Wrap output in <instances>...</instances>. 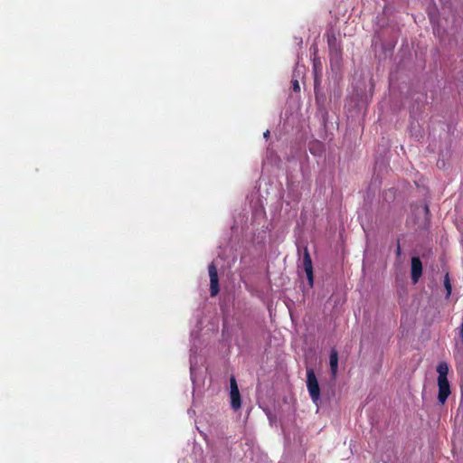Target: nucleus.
I'll list each match as a JSON object with an SVG mask.
<instances>
[{"instance_id":"9b49d317","label":"nucleus","mask_w":463,"mask_h":463,"mask_svg":"<svg viewBox=\"0 0 463 463\" xmlns=\"http://www.w3.org/2000/svg\"><path fill=\"white\" fill-rule=\"evenodd\" d=\"M330 59L331 62H339L341 60V52L338 47H335L334 50H330Z\"/></svg>"},{"instance_id":"2eb2a0df","label":"nucleus","mask_w":463,"mask_h":463,"mask_svg":"<svg viewBox=\"0 0 463 463\" xmlns=\"http://www.w3.org/2000/svg\"><path fill=\"white\" fill-rule=\"evenodd\" d=\"M397 254L400 255L401 254V248H400V245H398L397 247Z\"/></svg>"},{"instance_id":"f257e3e1","label":"nucleus","mask_w":463,"mask_h":463,"mask_svg":"<svg viewBox=\"0 0 463 463\" xmlns=\"http://www.w3.org/2000/svg\"><path fill=\"white\" fill-rule=\"evenodd\" d=\"M439 394L438 400L440 404H444L450 394V386L448 380L449 366L446 363H439L437 366Z\"/></svg>"},{"instance_id":"4468645a","label":"nucleus","mask_w":463,"mask_h":463,"mask_svg":"<svg viewBox=\"0 0 463 463\" xmlns=\"http://www.w3.org/2000/svg\"><path fill=\"white\" fill-rule=\"evenodd\" d=\"M269 130H266V131L264 132V134H263V137H264L265 138H268V137H269Z\"/></svg>"},{"instance_id":"f03ea898","label":"nucleus","mask_w":463,"mask_h":463,"mask_svg":"<svg viewBox=\"0 0 463 463\" xmlns=\"http://www.w3.org/2000/svg\"><path fill=\"white\" fill-rule=\"evenodd\" d=\"M307 387L312 402L317 405L320 401V388L315 371L311 367H307Z\"/></svg>"},{"instance_id":"1a4fd4ad","label":"nucleus","mask_w":463,"mask_h":463,"mask_svg":"<svg viewBox=\"0 0 463 463\" xmlns=\"http://www.w3.org/2000/svg\"><path fill=\"white\" fill-rule=\"evenodd\" d=\"M303 70H304V68L301 69L298 65H297V67L294 71V73H293V78H292L291 83H292L293 90L296 92L300 91V85H299V82H298V80L297 79V77L299 76L300 73H302Z\"/></svg>"},{"instance_id":"20e7f679","label":"nucleus","mask_w":463,"mask_h":463,"mask_svg":"<svg viewBox=\"0 0 463 463\" xmlns=\"http://www.w3.org/2000/svg\"><path fill=\"white\" fill-rule=\"evenodd\" d=\"M302 268L307 275V279L308 280V284L310 287H313L314 284V276H313V265L312 260L307 246L303 248V257H302Z\"/></svg>"},{"instance_id":"423d86ee","label":"nucleus","mask_w":463,"mask_h":463,"mask_svg":"<svg viewBox=\"0 0 463 463\" xmlns=\"http://www.w3.org/2000/svg\"><path fill=\"white\" fill-rule=\"evenodd\" d=\"M208 272L210 277V292L212 297H215L219 293V279L217 273V268L213 262L208 267Z\"/></svg>"},{"instance_id":"f8f14e48","label":"nucleus","mask_w":463,"mask_h":463,"mask_svg":"<svg viewBox=\"0 0 463 463\" xmlns=\"http://www.w3.org/2000/svg\"><path fill=\"white\" fill-rule=\"evenodd\" d=\"M327 43L330 50H334L335 47H338L337 41L335 35H329L327 38Z\"/></svg>"},{"instance_id":"0eeeda50","label":"nucleus","mask_w":463,"mask_h":463,"mask_svg":"<svg viewBox=\"0 0 463 463\" xmlns=\"http://www.w3.org/2000/svg\"><path fill=\"white\" fill-rule=\"evenodd\" d=\"M411 280L417 283L422 275V263L419 257H412L411 261Z\"/></svg>"},{"instance_id":"7ed1b4c3","label":"nucleus","mask_w":463,"mask_h":463,"mask_svg":"<svg viewBox=\"0 0 463 463\" xmlns=\"http://www.w3.org/2000/svg\"><path fill=\"white\" fill-rule=\"evenodd\" d=\"M203 364V357L198 356L194 347L191 348L190 354V375L194 385L200 381L199 375L201 374V364Z\"/></svg>"},{"instance_id":"39448f33","label":"nucleus","mask_w":463,"mask_h":463,"mask_svg":"<svg viewBox=\"0 0 463 463\" xmlns=\"http://www.w3.org/2000/svg\"><path fill=\"white\" fill-rule=\"evenodd\" d=\"M230 398H231V406L232 410L238 411L241 406V394L239 392V388L236 383V380L233 376L231 377L230 380Z\"/></svg>"},{"instance_id":"ddd939ff","label":"nucleus","mask_w":463,"mask_h":463,"mask_svg":"<svg viewBox=\"0 0 463 463\" xmlns=\"http://www.w3.org/2000/svg\"><path fill=\"white\" fill-rule=\"evenodd\" d=\"M462 354H460V352L458 350L457 352H455L454 354V356L455 358L458 360Z\"/></svg>"},{"instance_id":"9d476101","label":"nucleus","mask_w":463,"mask_h":463,"mask_svg":"<svg viewBox=\"0 0 463 463\" xmlns=\"http://www.w3.org/2000/svg\"><path fill=\"white\" fill-rule=\"evenodd\" d=\"M443 284H444V287H445L446 292H447L446 298H449L450 297L451 291H452V286L450 283V279H449V273L445 274Z\"/></svg>"},{"instance_id":"6e6552de","label":"nucleus","mask_w":463,"mask_h":463,"mask_svg":"<svg viewBox=\"0 0 463 463\" xmlns=\"http://www.w3.org/2000/svg\"><path fill=\"white\" fill-rule=\"evenodd\" d=\"M329 364L331 375L333 378H335L338 370V353L335 348L331 349L330 351Z\"/></svg>"}]
</instances>
